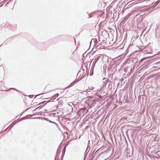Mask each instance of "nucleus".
<instances>
[{
  "label": "nucleus",
  "mask_w": 160,
  "mask_h": 160,
  "mask_svg": "<svg viewBox=\"0 0 160 160\" xmlns=\"http://www.w3.org/2000/svg\"><path fill=\"white\" fill-rule=\"evenodd\" d=\"M79 80H78V79H76L72 83H71V84L70 85V86L69 87L72 86H73L75 84L77 83Z\"/></svg>",
  "instance_id": "nucleus-6"
},
{
  "label": "nucleus",
  "mask_w": 160,
  "mask_h": 160,
  "mask_svg": "<svg viewBox=\"0 0 160 160\" xmlns=\"http://www.w3.org/2000/svg\"><path fill=\"white\" fill-rule=\"evenodd\" d=\"M96 101L95 100H93L92 101H90L89 102V107L92 108L93 107L95 104L96 103Z\"/></svg>",
  "instance_id": "nucleus-3"
},
{
  "label": "nucleus",
  "mask_w": 160,
  "mask_h": 160,
  "mask_svg": "<svg viewBox=\"0 0 160 160\" xmlns=\"http://www.w3.org/2000/svg\"><path fill=\"white\" fill-rule=\"evenodd\" d=\"M89 72L90 73L89 75L90 76H92L93 75V71H86V74H87L88 76Z\"/></svg>",
  "instance_id": "nucleus-5"
},
{
  "label": "nucleus",
  "mask_w": 160,
  "mask_h": 160,
  "mask_svg": "<svg viewBox=\"0 0 160 160\" xmlns=\"http://www.w3.org/2000/svg\"><path fill=\"white\" fill-rule=\"evenodd\" d=\"M90 144L89 145H88V148H87V150H86V152L87 151V150L88 149V148L90 147Z\"/></svg>",
  "instance_id": "nucleus-20"
},
{
  "label": "nucleus",
  "mask_w": 160,
  "mask_h": 160,
  "mask_svg": "<svg viewBox=\"0 0 160 160\" xmlns=\"http://www.w3.org/2000/svg\"><path fill=\"white\" fill-rule=\"evenodd\" d=\"M47 103V102L44 105V106Z\"/></svg>",
  "instance_id": "nucleus-33"
},
{
  "label": "nucleus",
  "mask_w": 160,
  "mask_h": 160,
  "mask_svg": "<svg viewBox=\"0 0 160 160\" xmlns=\"http://www.w3.org/2000/svg\"><path fill=\"white\" fill-rule=\"evenodd\" d=\"M103 82H105V81H107V80H106V78H103Z\"/></svg>",
  "instance_id": "nucleus-21"
},
{
  "label": "nucleus",
  "mask_w": 160,
  "mask_h": 160,
  "mask_svg": "<svg viewBox=\"0 0 160 160\" xmlns=\"http://www.w3.org/2000/svg\"><path fill=\"white\" fill-rule=\"evenodd\" d=\"M66 148V146L63 149L62 153V156H61L62 158H61V160H62V159H63V156L64 155L65 152Z\"/></svg>",
  "instance_id": "nucleus-7"
},
{
  "label": "nucleus",
  "mask_w": 160,
  "mask_h": 160,
  "mask_svg": "<svg viewBox=\"0 0 160 160\" xmlns=\"http://www.w3.org/2000/svg\"><path fill=\"white\" fill-rule=\"evenodd\" d=\"M8 128H6L5 130L3 132L6 131L7 130V129Z\"/></svg>",
  "instance_id": "nucleus-31"
},
{
  "label": "nucleus",
  "mask_w": 160,
  "mask_h": 160,
  "mask_svg": "<svg viewBox=\"0 0 160 160\" xmlns=\"http://www.w3.org/2000/svg\"><path fill=\"white\" fill-rule=\"evenodd\" d=\"M49 122H51V123H52V121L50 120H49V121H48Z\"/></svg>",
  "instance_id": "nucleus-26"
},
{
  "label": "nucleus",
  "mask_w": 160,
  "mask_h": 160,
  "mask_svg": "<svg viewBox=\"0 0 160 160\" xmlns=\"http://www.w3.org/2000/svg\"><path fill=\"white\" fill-rule=\"evenodd\" d=\"M92 40L90 42V43L92 41Z\"/></svg>",
  "instance_id": "nucleus-37"
},
{
  "label": "nucleus",
  "mask_w": 160,
  "mask_h": 160,
  "mask_svg": "<svg viewBox=\"0 0 160 160\" xmlns=\"http://www.w3.org/2000/svg\"><path fill=\"white\" fill-rule=\"evenodd\" d=\"M41 106H39V107H38V108H40Z\"/></svg>",
  "instance_id": "nucleus-34"
},
{
  "label": "nucleus",
  "mask_w": 160,
  "mask_h": 160,
  "mask_svg": "<svg viewBox=\"0 0 160 160\" xmlns=\"http://www.w3.org/2000/svg\"><path fill=\"white\" fill-rule=\"evenodd\" d=\"M77 138V137H76L75 138V139H76Z\"/></svg>",
  "instance_id": "nucleus-35"
},
{
  "label": "nucleus",
  "mask_w": 160,
  "mask_h": 160,
  "mask_svg": "<svg viewBox=\"0 0 160 160\" xmlns=\"http://www.w3.org/2000/svg\"><path fill=\"white\" fill-rule=\"evenodd\" d=\"M90 140H89V141H88V144L89 145V144H90Z\"/></svg>",
  "instance_id": "nucleus-27"
},
{
  "label": "nucleus",
  "mask_w": 160,
  "mask_h": 160,
  "mask_svg": "<svg viewBox=\"0 0 160 160\" xmlns=\"http://www.w3.org/2000/svg\"><path fill=\"white\" fill-rule=\"evenodd\" d=\"M86 108H80L77 112V113L79 116H83L84 115L85 112L86 111Z\"/></svg>",
  "instance_id": "nucleus-2"
},
{
  "label": "nucleus",
  "mask_w": 160,
  "mask_h": 160,
  "mask_svg": "<svg viewBox=\"0 0 160 160\" xmlns=\"http://www.w3.org/2000/svg\"><path fill=\"white\" fill-rule=\"evenodd\" d=\"M15 123L13 122L8 127V128H9V130H10L12 128L14 125Z\"/></svg>",
  "instance_id": "nucleus-10"
},
{
  "label": "nucleus",
  "mask_w": 160,
  "mask_h": 160,
  "mask_svg": "<svg viewBox=\"0 0 160 160\" xmlns=\"http://www.w3.org/2000/svg\"><path fill=\"white\" fill-rule=\"evenodd\" d=\"M99 44H100V45H102V44H101V43H100Z\"/></svg>",
  "instance_id": "nucleus-36"
},
{
  "label": "nucleus",
  "mask_w": 160,
  "mask_h": 160,
  "mask_svg": "<svg viewBox=\"0 0 160 160\" xmlns=\"http://www.w3.org/2000/svg\"><path fill=\"white\" fill-rule=\"evenodd\" d=\"M27 118H27V116H26L25 117H23L20 118V121H22V120H23L24 119H27Z\"/></svg>",
  "instance_id": "nucleus-13"
},
{
  "label": "nucleus",
  "mask_w": 160,
  "mask_h": 160,
  "mask_svg": "<svg viewBox=\"0 0 160 160\" xmlns=\"http://www.w3.org/2000/svg\"><path fill=\"white\" fill-rule=\"evenodd\" d=\"M100 57H97L96 58L92 60H93V63L92 64V66L94 67L95 65L96 64V63L100 59Z\"/></svg>",
  "instance_id": "nucleus-4"
},
{
  "label": "nucleus",
  "mask_w": 160,
  "mask_h": 160,
  "mask_svg": "<svg viewBox=\"0 0 160 160\" xmlns=\"http://www.w3.org/2000/svg\"><path fill=\"white\" fill-rule=\"evenodd\" d=\"M43 94V93H41V94H39L37 95L36 96H35V97H34V98H36L37 97V96H39V95H41V94Z\"/></svg>",
  "instance_id": "nucleus-18"
},
{
  "label": "nucleus",
  "mask_w": 160,
  "mask_h": 160,
  "mask_svg": "<svg viewBox=\"0 0 160 160\" xmlns=\"http://www.w3.org/2000/svg\"><path fill=\"white\" fill-rule=\"evenodd\" d=\"M80 72H81V71H80V70H79V72H78V73H80Z\"/></svg>",
  "instance_id": "nucleus-30"
},
{
  "label": "nucleus",
  "mask_w": 160,
  "mask_h": 160,
  "mask_svg": "<svg viewBox=\"0 0 160 160\" xmlns=\"http://www.w3.org/2000/svg\"><path fill=\"white\" fill-rule=\"evenodd\" d=\"M128 157L129 158H130V157H132V156H131V155H129L128 156Z\"/></svg>",
  "instance_id": "nucleus-32"
},
{
  "label": "nucleus",
  "mask_w": 160,
  "mask_h": 160,
  "mask_svg": "<svg viewBox=\"0 0 160 160\" xmlns=\"http://www.w3.org/2000/svg\"><path fill=\"white\" fill-rule=\"evenodd\" d=\"M60 148V145H59V148L58 149V150L57 151L56 156V157L55 158V160H56V157H58V156L60 154V152L59 151V148Z\"/></svg>",
  "instance_id": "nucleus-8"
},
{
  "label": "nucleus",
  "mask_w": 160,
  "mask_h": 160,
  "mask_svg": "<svg viewBox=\"0 0 160 160\" xmlns=\"http://www.w3.org/2000/svg\"><path fill=\"white\" fill-rule=\"evenodd\" d=\"M108 76H109V77H110V76H111V74H110V75L109 73H108Z\"/></svg>",
  "instance_id": "nucleus-28"
},
{
  "label": "nucleus",
  "mask_w": 160,
  "mask_h": 160,
  "mask_svg": "<svg viewBox=\"0 0 160 160\" xmlns=\"http://www.w3.org/2000/svg\"><path fill=\"white\" fill-rule=\"evenodd\" d=\"M88 88H89V89H87V92H89V90H93L94 88L92 87H89Z\"/></svg>",
  "instance_id": "nucleus-14"
},
{
  "label": "nucleus",
  "mask_w": 160,
  "mask_h": 160,
  "mask_svg": "<svg viewBox=\"0 0 160 160\" xmlns=\"http://www.w3.org/2000/svg\"><path fill=\"white\" fill-rule=\"evenodd\" d=\"M52 123H54V124H55L57 126H58L57 124V123H55V122H54L52 121Z\"/></svg>",
  "instance_id": "nucleus-19"
},
{
  "label": "nucleus",
  "mask_w": 160,
  "mask_h": 160,
  "mask_svg": "<svg viewBox=\"0 0 160 160\" xmlns=\"http://www.w3.org/2000/svg\"><path fill=\"white\" fill-rule=\"evenodd\" d=\"M100 149H98V150L97 151H96V152H95V154H96V153L98 154V151Z\"/></svg>",
  "instance_id": "nucleus-23"
},
{
  "label": "nucleus",
  "mask_w": 160,
  "mask_h": 160,
  "mask_svg": "<svg viewBox=\"0 0 160 160\" xmlns=\"http://www.w3.org/2000/svg\"><path fill=\"white\" fill-rule=\"evenodd\" d=\"M35 118L41 119H43V120H46V121H47L48 122L49 120L48 118H41V117H38L36 118Z\"/></svg>",
  "instance_id": "nucleus-9"
},
{
  "label": "nucleus",
  "mask_w": 160,
  "mask_h": 160,
  "mask_svg": "<svg viewBox=\"0 0 160 160\" xmlns=\"http://www.w3.org/2000/svg\"><path fill=\"white\" fill-rule=\"evenodd\" d=\"M145 59H146V58H142V59L141 60L140 62H141V61H142V60H145Z\"/></svg>",
  "instance_id": "nucleus-24"
},
{
  "label": "nucleus",
  "mask_w": 160,
  "mask_h": 160,
  "mask_svg": "<svg viewBox=\"0 0 160 160\" xmlns=\"http://www.w3.org/2000/svg\"><path fill=\"white\" fill-rule=\"evenodd\" d=\"M116 66V64H113L111 63L110 65H108L107 64H105L103 65V70H114L115 69V68Z\"/></svg>",
  "instance_id": "nucleus-1"
},
{
  "label": "nucleus",
  "mask_w": 160,
  "mask_h": 160,
  "mask_svg": "<svg viewBox=\"0 0 160 160\" xmlns=\"http://www.w3.org/2000/svg\"><path fill=\"white\" fill-rule=\"evenodd\" d=\"M159 2H160V1H157L154 4L155 5V6L157 5H158V3Z\"/></svg>",
  "instance_id": "nucleus-15"
},
{
  "label": "nucleus",
  "mask_w": 160,
  "mask_h": 160,
  "mask_svg": "<svg viewBox=\"0 0 160 160\" xmlns=\"http://www.w3.org/2000/svg\"><path fill=\"white\" fill-rule=\"evenodd\" d=\"M59 94L58 93H57L55 94L52 98V99L53 100H54L56 97H57L58 96Z\"/></svg>",
  "instance_id": "nucleus-11"
},
{
  "label": "nucleus",
  "mask_w": 160,
  "mask_h": 160,
  "mask_svg": "<svg viewBox=\"0 0 160 160\" xmlns=\"http://www.w3.org/2000/svg\"><path fill=\"white\" fill-rule=\"evenodd\" d=\"M105 40H102L103 42H105Z\"/></svg>",
  "instance_id": "nucleus-29"
},
{
  "label": "nucleus",
  "mask_w": 160,
  "mask_h": 160,
  "mask_svg": "<svg viewBox=\"0 0 160 160\" xmlns=\"http://www.w3.org/2000/svg\"><path fill=\"white\" fill-rule=\"evenodd\" d=\"M12 89L16 90L14 88H10L9 89V90H12Z\"/></svg>",
  "instance_id": "nucleus-22"
},
{
  "label": "nucleus",
  "mask_w": 160,
  "mask_h": 160,
  "mask_svg": "<svg viewBox=\"0 0 160 160\" xmlns=\"http://www.w3.org/2000/svg\"><path fill=\"white\" fill-rule=\"evenodd\" d=\"M106 71H103V74H104V75L105 76L106 75Z\"/></svg>",
  "instance_id": "nucleus-17"
},
{
  "label": "nucleus",
  "mask_w": 160,
  "mask_h": 160,
  "mask_svg": "<svg viewBox=\"0 0 160 160\" xmlns=\"http://www.w3.org/2000/svg\"><path fill=\"white\" fill-rule=\"evenodd\" d=\"M44 102H40V103L38 104V105H40V104H42V103H43Z\"/></svg>",
  "instance_id": "nucleus-25"
},
{
  "label": "nucleus",
  "mask_w": 160,
  "mask_h": 160,
  "mask_svg": "<svg viewBox=\"0 0 160 160\" xmlns=\"http://www.w3.org/2000/svg\"><path fill=\"white\" fill-rule=\"evenodd\" d=\"M133 71H130V72H128V73H127V75L128 76H129L130 75V74L132 73L133 72ZM127 71H124V72L126 73H127Z\"/></svg>",
  "instance_id": "nucleus-12"
},
{
  "label": "nucleus",
  "mask_w": 160,
  "mask_h": 160,
  "mask_svg": "<svg viewBox=\"0 0 160 160\" xmlns=\"http://www.w3.org/2000/svg\"><path fill=\"white\" fill-rule=\"evenodd\" d=\"M1 0H0V1H1Z\"/></svg>",
  "instance_id": "nucleus-38"
},
{
  "label": "nucleus",
  "mask_w": 160,
  "mask_h": 160,
  "mask_svg": "<svg viewBox=\"0 0 160 160\" xmlns=\"http://www.w3.org/2000/svg\"><path fill=\"white\" fill-rule=\"evenodd\" d=\"M28 96L30 98H32L33 97L34 95H29Z\"/></svg>",
  "instance_id": "nucleus-16"
}]
</instances>
